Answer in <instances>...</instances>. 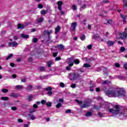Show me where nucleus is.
Masks as SVG:
<instances>
[{
  "label": "nucleus",
  "instance_id": "f257e3e1",
  "mask_svg": "<svg viewBox=\"0 0 127 127\" xmlns=\"http://www.w3.org/2000/svg\"><path fill=\"white\" fill-rule=\"evenodd\" d=\"M106 95L108 97H122L127 101V95L125 90L122 88H116L113 90H107L106 92Z\"/></svg>",
  "mask_w": 127,
  "mask_h": 127
},
{
  "label": "nucleus",
  "instance_id": "f03ea898",
  "mask_svg": "<svg viewBox=\"0 0 127 127\" xmlns=\"http://www.w3.org/2000/svg\"><path fill=\"white\" fill-rule=\"evenodd\" d=\"M106 111H108L109 113L112 114L113 116H124V117H127V109L125 107L122 108V111L120 110V106L119 105H116L114 108H110V106H107L105 108Z\"/></svg>",
  "mask_w": 127,
  "mask_h": 127
},
{
  "label": "nucleus",
  "instance_id": "7ed1b4c3",
  "mask_svg": "<svg viewBox=\"0 0 127 127\" xmlns=\"http://www.w3.org/2000/svg\"><path fill=\"white\" fill-rule=\"evenodd\" d=\"M83 104L80 105L81 109H85L87 107H90V104L92 103V100L90 99H86L85 100L83 101Z\"/></svg>",
  "mask_w": 127,
  "mask_h": 127
},
{
  "label": "nucleus",
  "instance_id": "20e7f679",
  "mask_svg": "<svg viewBox=\"0 0 127 127\" xmlns=\"http://www.w3.org/2000/svg\"><path fill=\"white\" fill-rule=\"evenodd\" d=\"M118 36L122 40L127 39V28H125L124 32L119 33Z\"/></svg>",
  "mask_w": 127,
  "mask_h": 127
},
{
  "label": "nucleus",
  "instance_id": "39448f33",
  "mask_svg": "<svg viewBox=\"0 0 127 127\" xmlns=\"http://www.w3.org/2000/svg\"><path fill=\"white\" fill-rule=\"evenodd\" d=\"M53 33V30H44L43 31V35L44 36H46L48 35V40H50V34H52Z\"/></svg>",
  "mask_w": 127,
  "mask_h": 127
},
{
  "label": "nucleus",
  "instance_id": "423d86ee",
  "mask_svg": "<svg viewBox=\"0 0 127 127\" xmlns=\"http://www.w3.org/2000/svg\"><path fill=\"white\" fill-rule=\"evenodd\" d=\"M76 27H77V22H74L71 24L70 31H75L76 30Z\"/></svg>",
  "mask_w": 127,
  "mask_h": 127
},
{
  "label": "nucleus",
  "instance_id": "0eeeda50",
  "mask_svg": "<svg viewBox=\"0 0 127 127\" xmlns=\"http://www.w3.org/2000/svg\"><path fill=\"white\" fill-rule=\"evenodd\" d=\"M8 45L10 46V47H16L18 46V44L16 42V41H14L9 43Z\"/></svg>",
  "mask_w": 127,
  "mask_h": 127
},
{
  "label": "nucleus",
  "instance_id": "6e6552de",
  "mask_svg": "<svg viewBox=\"0 0 127 127\" xmlns=\"http://www.w3.org/2000/svg\"><path fill=\"white\" fill-rule=\"evenodd\" d=\"M57 4L59 10H61L62 9V5H63V2L61 1H58L57 2Z\"/></svg>",
  "mask_w": 127,
  "mask_h": 127
},
{
  "label": "nucleus",
  "instance_id": "1a4fd4ad",
  "mask_svg": "<svg viewBox=\"0 0 127 127\" xmlns=\"http://www.w3.org/2000/svg\"><path fill=\"white\" fill-rule=\"evenodd\" d=\"M28 120H31L32 121H34V120L36 119V117L34 116L33 114H28Z\"/></svg>",
  "mask_w": 127,
  "mask_h": 127
},
{
  "label": "nucleus",
  "instance_id": "9d476101",
  "mask_svg": "<svg viewBox=\"0 0 127 127\" xmlns=\"http://www.w3.org/2000/svg\"><path fill=\"white\" fill-rule=\"evenodd\" d=\"M68 65L70 67H72L74 65V62H73V57L69 58Z\"/></svg>",
  "mask_w": 127,
  "mask_h": 127
},
{
  "label": "nucleus",
  "instance_id": "9b49d317",
  "mask_svg": "<svg viewBox=\"0 0 127 127\" xmlns=\"http://www.w3.org/2000/svg\"><path fill=\"white\" fill-rule=\"evenodd\" d=\"M69 78L71 81H74L75 80L74 73H71L69 74Z\"/></svg>",
  "mask_w": 127,
  "mask_h": 127
},
{
  "label": "nucleus",
  "instance_id": "f8f14e48",
  "mask_svg": "<svg viewBox=\"0 0 127 127\" xmlns=\"http://www.w3.org/2000/svg\"><path fill=\"white\" fill-rule=\"evenodd\" d=\"M28 24H26V25H22L21 24H18V29H23L25 26H27Z\"/></svg>",
  "mask_w": 127,
  "mask_h": 127
},
{
  "label": "nucleus",
  "instance_id": "ddd939ff",
  "mask_svg": "<svg viewBox=\"0 0 127 127\" xmlns=\"http://www.w3.org/2000/svg\"><path fill=\"white\" fill-rule=\"evenodd\" d=\"M121 17L123 19V23H127L126 19H127V15H123L122 14H120Z\"/></svg>",
  "mask_w": 127,
  "mask_h": 127
},
{
  "label": "nucleus",
  "instance_id": "4468645a",
  "mask_svg": "<svg viewBox=\"0 0 127 127\" xmlns=\"http://www.w3.org/2000/svg\"><path fill=\"white\" fill-rule=\"evenodd\" d=\"M92 39H94V40H100L99 39H101V38H100V36L99 35H94L92 37Z\"/></svg>",
  "mask_w": 127,
  "mask_h": 127
},
{
  "label": "nucleus",
  "instance_id": "2eb2a0df",
  "mask_svg": "<svg viewBox=\"0 0 127 127\" xmlns=\"http://www.w3.org/2000/svg\"><path fill=\"white\" fill-rule=\"evenodd\" d=\"M47 64L48 65V66L50 67H51V65H53V64H54V62L52 60L49 61L47 62Z\"/></svg>",
  "mask_w": 127,
  "mask_h": 127
},
{
  "label": "nucleus",
  "instance_id": "dca6fc26",
  "mask_svg": "<svg viewBox=\"0 0 127 127\" xmlns=\"http://www.w3.org/2000/svg\"><path fill=\"white\" fill-rule=\"evenodd\" d=\"M102 84L103 85H109V84H111V81H109V80H102Z\"/></svg>",
  "mask_w": 127,
  "mask_h": 127
},
{
  "label": "nucleus",
  "instance_id": "f3484780",
  "mask_svg": "<svg viewBox=\"0 0 127 127\" xmlns=\"http://www.w3.org/2000/svg\"><path fill=\"white\" fill-rule=\"evenodd\" d=\"M79 78H81V75L78 73H74V79L76 80V79H79Z\"/></svg>",
  "mask_w": 127,
  "mask_h": 127
},
{
  "label": "nucleus",
  "instance_id": "a211bd4d",
  "mask_svg": "<svg viewBox=\"0 0 127 127\" xmlns=\"http://www.w3.org/2000/svg\"><path fill=\"white\" fill-rule=\"evenodd\" d=\"M26 90L27 91H28V92L30 91H32V90H33V87H32V85H30L29 86H28L26 87Z\"/></svg>",
  "mask_w": 127,
  "mask_h": 127
},
{
  "label": "nucleus",
  "instance_id": "6ab92c4d",
  "mask_svg": "<svg viewBox=\"0 0 127 127\" xmlns=\"http://www.w3.org/2000/svg\"><path fill=\"white\" fill-rule=\"evenodd\" d=\"M123 2L124 3L123 7L124 9H127V0H122Z\"/></svg>",
  "mask_w": 127,
  "mask_h": 127
},
{
  "label": "nucleus",
  "instance_id": "aec40b11",
  "mask_svg": "<svg viewBox=\"0 0 127 127\" xmlns=\"http://www.w3.org/2000/svg\"><path fill=\"white\" fill-rule=\"evenodd\" d=\"M108 46H113L114 44H115V42H113L112 41H108L107 42Z\"/></svg>",
  "mask_w": 127,
  "mask_h": 127
},
{
  "label": "nucleus",
  "instance_id": "412c9836",
  "mask_svg": "<svg viewBox=\"0 0 127 127\" xmlns=\"http://www.w3.org/2000/svg\"><path fill=\"white\" fill-rule=\"evenodd\" d=\"M60 29H61V27H60V26H58L56 28H55V33L56 34H57V33H58V32H59V31L60 30Z\"/></svg>",
  "mask_w": 127,
  "mask_h": 127
},
{
  "label": "nucleus",
  "instance_id": "4be33fe9",
  "mask_svg": "<svg viewBox=\"0 0 127 127\" xmlns=\"http://www.w3.org/2000/svg\"><path fill=\"white\" fill-rule=\"evenodd\" d=\"M58 48L59 50H64L65 49V47L62 44L59 45L58 46Z\"/></svg>",
  "mask_w": 127,
  "mask_h": 127
},
{
  "label": "nucleus",
  "instance_id": "5701e85b",
  "mask_svg": "<svg viewBox=\"0 0 127 127\" xmlns=\"http://www.w3.org/2000/svg\"><path fill=\"white\" fill-rule=\"evenodd\" d=\"M28 97V100L29 102L32 101V99H33V95L30 94L27 96Z\"/></svg>",
  "mask_w": 127,
  "mask_h": 127
},
{
  "label": "nucleus",
  "instance_id": "b1692460",
  "mask_svg": "<svg viewBox=\"0 0 127 127\" xmlns=\"http://www.w3.org/2000/svg\"><path fill=\"white\" fill-rule=\"evenodd\" d=\"M44 20V18L43 17H40L37 20V22L38 23H41V22H43V21Z\"/></svg>",
  "mask_w": 127,
  "mask_h": 127
},
{
  "label": "nucleus",
  "instance_id": "393cba45",
  "mask_svg": "<svg viewBox=\"0 0 127 127\" xmlns=\"http://www.w3.org/2000/svg\"><path fill=\"white\" fill-rule=\"evenodd\" d=\"M35 112H36V110L34 108H31L29 111V114H32L33 113H35Z\"/></svg>",
  "mask_w": 127,
  "mask_h": 127
},
{
  "label": "nucleus",
  "instance_id": "a878e982",
  "mask_svg": "<svg viewBox=\"0 0 127 127\" xmlns=\"http://www.w3.org/2000/svg\"><path fill=\"white\" fill-rule=\"evenodd\" d=\"M86 7H87V5L86 4H84L83 5H82L80 8V11H82V10H83V9H85V8H86Z\"/></svg>",
  "mask_w": 127,
  "mask_h": 127
},
{
  "label": "nucleus",
  "instance_id": "bb28decb",
  "mask_svg": "<svg viewBox=\"0 0 127 127\" xmlns=\"http://www.w3.org/2000/svg\"><path fill=\"white\" fill-rule=\"evenodd\" d=\"M21 37L22 38H29V36L28 35H26L25 34H22Z\"/></svg>",
  "mask_w": 127,
  "mask_h": 127
},
{
  "label": "nucleus",
  "instance_id": "cd10ccee",
  "mask_svg": "<svg viewBox=\"0 0 127 127\" xmlns=\"http://www.w3.org/2000/svg\"><path fill=\"white\" fill-rule=\"evenodd\" d=\"M10 97H12L13 98H17V94H16V93H12L10 95Z\"/></svg>",
  "mask_w": 127,
  "mask_h": 127
},
{
  "label": "nucleus",
  "instance_id": "c85d7f7f",
  "mask_svg": "<svg viewBox=\"0 0 127 127\" xmlns=\"http://www.w3.org/2000/svg\"><path fill=\"white\" fill-rule=\"evenodd\" d=\"M39 69L41 72H42L43 71H45L46 69L44 66H40Z\"/></svg>",
  "mask_w": 127,
  "mask_h": 127
},
{
  "label": "nucleus",
  "instance_id": "c756f323",
  "mask_svg": "<svg viewBox=\"0 0 127 127\" xmlns=\"http://www.w3.org/2000/svg\"><path fill=\"white\" fill-rule=\"evenodd\" d=\"M48 11L45 10H42L41 11V14H43V15H45L46 13H47Z\"/></svg>",
  "mask_w": 127,
  "mask_h": 127
},
{
  "label": "nucleus",
  "instance_id": "7c9ffc66",
  "mask_svg": "<svg viewBox=\"0 0 127 127\" xmlns=\"http://www.w3.org/2000/svg\"><path fill=\"white\" fill-rule=\"evenodd\" d=\"M80 38L81 40L83 41V40H85V39H86V36H85V35L83 34L80 37Z\"/></svg>",
  "mask_w": 127,
  "mask_h": 127
},
{
  "label": "nucleus",
  "instance_id": "2f4dec72",
  "mask_svg": "<svg viewBox=\"0 0 127 127\" xmlns=\"http://www.w3.org/2000/svg\"><path fill=\"white\" fill-rule=\"evenodd\" d=\"M45 90V91H48V92H50L51 91H52V88L49 86V87H48L47 88H46Z\"/></svg>",
  "mask_w": 127,
  "mask_h": 127
},
{
  "label": "nucleus",
  "instance_id": "473e14b6",
  "mask_svg": "<svg viewBox=\"0 0 127 127\" xmlns=\"http://www.w3.org/2000/svg\"><path fill=\"white\" fill-rule=\"evenodd\" d=\"M2 101H8V97H1Z\"/></svg>",
  "mask_w": 127,
  "mask_h": 127
},
{
  "label": "nucleus",
  "instance_id": "72a5a7b5",
  "mask_svg": "<svg viewBox=\"0 0 127 127\" xmlns=\"http://www.w3.org/2000/svg\"><path fill=\"white\" fill-rule=\"evenodd\" d=\"M83 67H84L85 68H89V67H91V65L90 64H83Z\"/></svg>",
  "mask_w": 127,
  "mask_h": 127
},
{
  "label": "nucleus",
  "instance_id": "f704fd0d",
  "mask_svg": "<svg viewBox=\"0 0 127 127\" xmlns=\"http://www.w3.org/2000/svg\"><path fill=\"white\" fill-rule=\"evenodd\" d=\"M73 63H75V64H78L80 63V61H79L78 59H75L74 60Z\"/></svg>",
  "mask_w": 127,
  "mask_h": 127
},
{
  "label": "nucleus",
  "instance_id": "c9c22d12",
  "mask_svg": "<svg viewBox=\"0 0 127 127\" xmlns=\"http://www.w3.org/2000/svg\"><path fill=\"white\" fill-rule=\"evenodd\" d=\"M85 116L86 117H91V116H92V112H87L85 115Z\"/></svg>",
  "mask_w": 127,
  "mask_h": 127
},
{
  "label": "nucleus",
  "instance_id": "e433bc0d",
  "mask_svg": "<svg viewBox=\"0 0 127 127\" xmlns=\"http://www.w3.org/2000/svg\"><path fill=\"white\" fill-rule=\"evenodd\" d=\"M16 89H23V86L22 85H17L16 86Z\"/></svg>",
  "mask_w": 127,
  "mask_h": 127
},
{
  "label": "nucleus",
  "instance_id": "4c0bfd02",
  "mask_svg": "<svg viewBox=\"0 0 127 127\" xmlns=\"http://www.w3.org/2000/svg\"><path fill=\"white\" fill-rule=\"evenodd\" d=\"M60 86L62 88H65V84H64L63 82L60 83Z\"/></svg>",
  "mask_w": 127,
  "mask_h": 127
},
{
  "label": "nucleus",
  "instance_id": "58836bf2",
  "mask_svg": "<svg viewBox=\"0 0 127 127\" xmlns=\"http://www.w3.org/2000/svg\"><path fill=\"white\" fill-rule=\"evenodd\" d=\"M61 107H62V104L59 103H58L57 106H56V108L57 109H59V108H61Z\"/></svg>",
  "mask_w": 127,
  "mask_h": 127
},
{
  "label": "nucleus",
  "instance_id": "ea45409f",
  "mask_svg": "<svg viewBox=\"0 0 127 127\" xmlns=\"http://www.w3.org/2000/svg\"><path fill=\"white\" fill-rule=\"evenodd\" d=\"M107 23H108L109 24H112L113 23V20H106Z\"/></svg>",
  "mask_w": 127,
  "mask_h": 127
},
{
  "label": "nucleus",
  "instance_id": "a19ab883",
  "mask_svg": "<svg viewBox=\"0 0 127 127\" xmlns=\"http://www.w3.org/2000/svg\"><path fill=\"white\" fill-rule=\"evenodd\" d=\"M13 56V54H10L9 56H8L6 59V60H8V59H10V57H12Z\"/></svg>",
  "mask_w": 127,
  "mask_h": 127
},
{
  "label": "nucleus",
  "instance_id": "79ce46f5",
  "mask_svg": "<svg viewBox=\"0 0 127 127\" xmlns=\"http://www.w3.org/2000/svg\"><path fill=\"white\" fill-rule=\"evenodd\" d=\"M2 93H7V92H8V90H7L5 88H3L2 89Z\"/></svg>",
  "mask_w": 127,
  "mask_h": 127
},
{
  "label": "nucleus",
  "instance_id": "37998d69",
  "mask_svg": "<svg viewBox=\"0 0 127 127\" xmlns=\"http://www.w3.org/2000/svg\"><path fill=\"white\" fill-rule=\"evenodd\" d=\"M125 51H126V48H125V47H122L121 48V52H124Z\"/></svg>",
  "mask_w": 127,
  "mask_h": 127
},
{
  "label": "nucleus",
  "instance_id": "c03bdc74",
  "mask_svg": "<svg viewBox=\"0 0 127 127\" xmlns=\"http://www.w3.org/2000/svg\"><path fill=\"white\" fill-rule=\"evenodd\" d=\"M40 78L41 80H43V79H46V78H47V75H45L43 76H40Z\"/></svg>",
  "mask_w": 127,
  "mask_h": 127
},
{
  "label": "nucleus",
  "instance_id": "a18cd8bd",
  "mask_svg": "<svg viewBox=\"0 0 127 127\" xmlns=\"http://www.w3.org/2000/svg\"><path fill=\"white\" fill-rule=\"evenodd\" d=\"M53 93L52 92V91H48L47 92V95H49V96H52Z\"/></svg>",
  "mask_w": 127,
  "mask_h": 127
},
{
  "label": "nucleus",
  "instance_id": "49530a36",
  "mask_svg": "<svg viewBox=\"0 0 127 127\" xmlns=\"http://www.w3.org/2000/svg\"><path fill=\"white\" fill-rule=\"evenodd\" d=\"M124 69H125V70H127V64H124L123 65Z\"/></svg>",
  "mask_w": 127,
  "mask_h": 127
},
{
  "label": "nucleus",
  "instance_id": "de8ad7c7",
  "mask_svg": "<svg viewBox=\"0 0 127 127\" xmlns=\"http://www.w3.org/2000/svg\"><path fill=\"white\" fill-rule=\"evenodd\" d=\"M38 7L39 8H43V5H42V4H39L38 5Z\"/></svg>",
  "mask_w": 127,
  "mask_h": 127
},
{
  "label": "nucleus",
  "instance_id": "09e8293b",
  "mask_svg": "<svg viewBox=\"0 0 127 127\" xmlns=\"http://www.w3.org/2000/svg\"><path fill=\"white\" fill-rule=\"evenodd\" d=\"M95 86V84H93L92 86H90V91H91V92H93V91H94V89H93V87Z\"/></svg>",
  "mask_w": 127,
  "mask_h": 127
},
{
  "label": "nucleus",
  "instance_id": "8fccbe9b",
  "mask_svg": "<svg viewBox=\"0 0 127 127\" xmlns=\"http://www.w3.org/2000/svg\"><path fill=\"white\" fill-rule=\"evenodd\" d=\"M115 67H117V68H120V67H121V65L119 63H116Z\"/></svg>",
  "mask_w": 127,
  "mask_h": 127
},
{
  "label": "nucleus",
  "instance_id": "3c124183",
  "mask_svg": "<svg viewBox=\"0 0 127 127\" xmlns=\"http://www.w3.org/2000/svg\"><path fill=\"white\" fill-rule=\"evenodd\" d=\"M46 106L47 107H51V106H52V104L51 103V102L47 103H46Z\"/></svg>",
  "mask_w": 127,
  "mask_h": 127
},
{
  "label": "nucleus",
  "instance_id": "603ef678",
  "mask_svg": "<svg viewBox=\"0 0 127 127\" xmlns=\"http://www.w3.org/2000/svg\"><path fill=\"white\" fill-rule=\"evenodd\" d=\"M21 81L23 83H25L26 82V78H24L21 79Z\"/></svg>",
  "mask_w": 127,
  "mask_h": 127
},
{
  "label": "nucleus",
  "instance_id": "864d4df0",
  "mask_svg": "<svg viewBox=\"0 0 127 127\" xmlns=\"http://www.w3.org/2000/svg\"><path fill=\"white\" fill-rule=\"evenodd\" d=\"M59 60H61V57H58L55 59V61H59Z\"/></svg>",
  "mask_w": 127,
  "mask_h": 127
},
{
  "label": "nucleus",
  "instance_id": "5fc2aeb1",
  "mask_svg": "<svg viewBox=\"0 0 127 127\" xmlns=\"http://www.w3.org/2000/svg\"><path fill=\"white\" fill-rule=\"evenodd\" d=\"M41 103L43 105H45L46 104V100H43L41 101Z\"/></svg>",
  "mask_w": 127,
  "mask_h": 127
},
{
  "label": "nucleus",
  "instance_id": "6e6d98bb",
  "mask_svg": "<svg viewBox=\"0 0 127 127\" xmlns=\"http://www.w3.org/2000/svg\"><path fill=\"white\" fill-rule=\"evenodd\" d=\"M70 87L72 88V89H75V88H76V84H71Z\"/></svg>",
  "mask_w": 127,
  "mask_h": 127
},
{
  "label": "nucleus",
  "instance_id": "4d7b16f0",
  "mask_svg": "<svg viewBox=\"0 0 127 127\" xmlns=\"http://www.w3.org/2000/svg\"><path fill=\"white\" fill-rule=\"evenodd\" d=\"M75 101L77 102V103H78V104H79V105L83 104V102L80 101L78 100H76Z\"/></svg>",
  "mask_w": 127,
  "mask_h": 127
},
{
  "label": "nucleus",
  "instance_id": "13d9d810",
  "mask_svg": "<svg viewBox=\"0 0 127 127\" xmlns=\"http://www.w3.org/2000/svg\"><path fill=\"white\" fill-rule=\"evenodd\" d=\"M72 9H73V10H77V6H76L75 5H73L72 6Z\"/></svg>",
  "mask_w": 127,
  "mask_h": 127
},
{
  "label": "nucleus",
  "instance_id": "bf43d9fd",
  "mask_svg": "<svg viewBox=\"0 0 127 127\" xmlns=\"http://www.w3.org/2000/svg\"><path fill=\"white\" fill-rule=\"evenodd\" d=\"M98 116L100 118H103V114L101 112L98 113Z\"/></svg>",
  "mask_w": 127,
  "mask_h": 127
},
{
  "label": "nucleus",
  "instance_id": "052dcab7",
  "mask_svg": "<svg viewBox=\"0 0 127 127\" xmlns=\"http://www.w3.org/2000/svg\"><path fill=\"white\" fill-rule=\"evenodd\" d=\"M102 3H109V0H105L103 1Z\"/></svg>",
  "mask_w": 127,
  "mask_h": 127
},
{
  "label": "nucleus",
  "instance_id": "680f3d73",
  "mask_svg": "<svg viewBox=\"0 0 127 127\" xmlns=\"http://www.w3.org/2000/svg\"><path fill=\"white\" fill-rule=\"evenodd\" d=\"M37 38H35L33 40V42H34V43H36V42H37Z\"/></svg>",
  "mask_w": 127,
  "mask_h": 127
},
{
  "label": "nucleus",
  "instance_id": "e2e57ef3",
  "mask_svg": "<svg viewBox=\"0 0 127 127\" xmlns=\"http://www.w3.org/2000/svg\"><path fill=\"white\" fill-rule=\"evenodd\" d=\"M11 109L12 111H16V110H17V109L15 107H12Z\"/></svg>",
  "mask_w": 127,
  "mask_h": 127
},
{
  "label": "nucleus",
  "instance_id": "0e129e2a",
  "mask_svg": "<svg viewBox=\"0 0 127 127\" xmlns=\"http://www.w3.org/2000/svg\"><path fill=\"white\" fill-rule=\"evenodd\" d=\"M59 102H60V103H63V102H64V99H63V98H61L59 100Z\"/></svg>",
  "mask_w": 127,
  "mask_h": 127
},
{
  "label": "nucleus",
  "instance_id": "69168bd1",
  "mask_svg": "<svg viewBox=\"0 0 127 127\" xmlns=\"http://www.w3.org/2000/svg\"><path fill=\"white\" fill-rule=\"evenodd\" d=\"M13 39L14 40H17V39H18V37H17V36H14Z\"/></svg>",
  "mask_w": 127,
  "mask_h": 127
},
{
  "label": "nucleus",
  "instance_id": "338daca9",
  "mask_svg": "<svg viewBox=\"0 0 127 127\" xmlns=\"http://www.w3.org/2000/svg\"><path fill=\"white\" fill-rule=\"evenodd\" d=\"M66 114H70L71 113V110L68 109L65 111Z\"/></svg>",
  "mask_w": 127,
  "mask_h": 127
},
{
  "label": "nucleus",
  "instance_id": "774afa93",
  "mask_svg": "<svg viewBox=\"0 0 127 127\" xmlns=\"http://www.w3.org/2000/svg\"><path fill=\"white\" fill-rule=\"evenodd\" d=\"M87 48H88V49H92V46L91 45H89L87 47Z\"/></svg>",
  "mask_w": 127,
  "mask_h": 127
}]
</instances>
